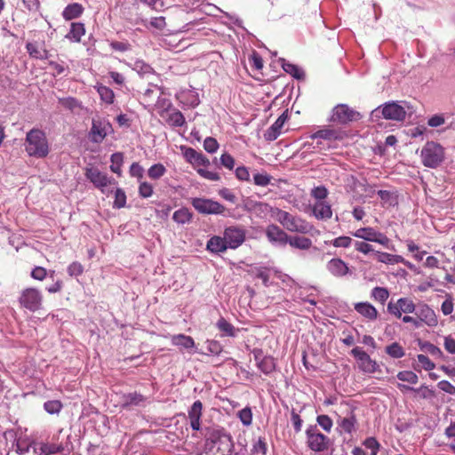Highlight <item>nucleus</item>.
<instances>
[{
    "mask_svg": "<svg viewBox=\"0 0 455 455\" xmlns=\"http://www.w3.org/2000/svg\"><path fill=\"white\" fill-rule=\"evenodd\" d=\"M205 440L206 450L212 452V455H231L234 448L231 435L221 427H213L206 433Z\"/></svg>",
    "mask_w": 455,
    "mask_h": 455,
    "instance_id": "obj_1",
    "label": "nucleus"
},
{
    "mask_svg": "<svg viewBox=\"0 0 455 455\" xmlns=\"http://www.w3.org/2000/svg\"><path fill=\"white\" fill-rule=\"evenodd\" d=\"M24 148L28 156L35 158H44L50 153L46 134L37 128H33L27 132Z\"/></svg>",
    "mask_w": 455,
    "mask_h": 455,
    "instance_id": "obj_2",
    "label": "nucleus"
},
{
    "mask_svg": "<svg viewBox=\"0 0 455 455\" xmlns=\"http://www.w3.org/2000/svg\"><path fill=\"white\" fill-rule=\"evenodd\" d=\"M275 219L286 230L290 232L307 235L311 234L314 229L313 225L307 220L280 209H276Z\"/></svg>",
    "mask_w": 455,
    "mask_h": 455,
    "instance_id": "obj_3",
    "label": "nucleus"
},
{
    "mask_svg": "<svg viewBox=\"0 0 455 455\" xmlns=\"http://www.w3.org/2000/svg\"><path fill=\"white\" fill-rule=\"evenodd\" d=\"M409 111L411 113V108L406 101H389L374 109L372 115L381 114L387 120L403 121Z\"/></svg>",
    "mask_w": 455,
    "mask_h": 455,
    "instance_id": "obj_4",
    "label": "nucleus"
},
{
    "mask_svg": "<svg viewBox=\"0 0 455 455\" xmlns=\"http://www.w3.org/2000/svg\"><path fill=\"white\" fill-rule=\"evenodd\" d=\"M421 162L428 168H437L445 158V150L439 143L434 141L427 142L420 152Z\"/></svg>",
    "mask_w": 455,
    "mask_h": 455,
    "instance_id": "obj_5",
    "label": "nucleus"
},
{
    "mask_svg": "<svg viewBox=\"0 0 455 455\" xmlns=\"http://www.w3.org/2000/svg\"><path fill=\"white\" fill-rule=\"evenodd\" d=\"M352 235L363 241L377 243L387 249L395 250L391 240L384 233L379 232L374 228H360L353 232Z\"/></svg>",
    "mask_w": 455,
    "mask_h": 455,
    "instance_id": "obj_6",
    "label": "nucleus"
},
{
    "mask_svg": "<svg viewBox=\"0 0 455 455\" xmlns=\"http://www.w3.org/2000/svg\"><path fill=\"white\" fill-rule=\"evenodd\" d=\"M191 204L199 213L204 215H224L226 212L224 205L209 198H192Z\"/></svg>",
    "mask_w": 455,
    "mask_h": 455,
    "instance_id": "obj_7",
    "label": "nucleus"
},
{
    "mask_svg": "<svg viewBox=\"0 0 455 455\" xmlns=\"http://www.w3.org/2000/svg\"><path fill=\"white\" fill-rule=\"evenodd\" d=\"M306 435L307 446L310 450L321 452L328 448L330 439L319 432L316 426H309L306 430Z\"/></svg>",
    "mask_w": 455,
    "mask_h": 455,
    "instance_id": "obj_8",
    "label": "nucleus"
},
{
    "mask_svg": "<svg viewBox=\"0 0 455 455\" xmlns=\"http://www.w3.org/2000/svg\"><path fill=\"white\" fill-rule=\"evenodd\" d=\"M351 355L357 362L358 368L361 371L367 374L375 373L379 371V366L377 362L359 347H355L351 350Z\"/></svg>",
    "mask_w": 455,
    "mask_h": 455,
    "instance_id": "obj_9",
    "label": "nucleus"
},
{
    "mask_svg": "<svg viewBox=\"0 0 455 455\" xmlns=\"http://www.w3.org/2000/svg\"><path fill=\"white\" fill-rule=\"evenodd\" d=\"M113 131L111 124L105 118H93L89 139L93 143H100Z\"/></svg>",
    "mask_w": 455,
    "mask_h": 455,
    "instance_id": "obj_10",
    "label": "nucleus"
},
{
    "mask_svg": "<svg viewBox=\"0 0 455 455\" xmlns=\"http://www.w3.org/2000/svg\"><path fill=\"white\" fill-rule=\"evenodd\" d=\"M85 177L102 193L106 192L105 189L108 185L116 183L113 178L108 177L107 173L93 166L85 169Z\"/></svg>",
    "mask_w": 455,
    "mask_h": 455,
    "instance_id": "obj_11",
    "label": "nucleus"
},
{
    "mask_svg": "<svg viewBox=\"0 0 455 455\" xmlns=\"http://www.w3.org/2000/svg\"><path fill=\"white\" fill-rule=\"evenodd\" d=\"M360 118V113L352 109L346 104H339L332 110L331 121L339 124H345Z\"/></svg>",
    "mask_w": 455,
    "mask_h": 455,
    "instance_id": "obj_12",
    "label": "nucleus"
},
{
    "mask_svg": "<svg viewBox=\"0 0 455 455\" xmlns=\"http://www.w3.org/2000/svg\"><path fill=\"white\" fill-rule=\"evenodd\" d=\"M20 303L25 308L35 312L41 307L42 294L35 288H27L21 292Z\"/></svg>",
    "mask_w": 455,
    "mask_h": 455,
    "instance_id": "obj_13",
    "label": "nucleus"
},
{
    "mask_svg": "<svg viewBox=\"0 0 455 455\" xmlns=\"http://www.w3.org/2000/svg\"><path fill=\"white\" fill-rule=\"evenodd\" d=\"M416 310V305L410 298H400L396 302L390 301L387 304V311L396 318H401L403 314H411Z\"/></svg>",
    "mask_w": 455,
    "mask_h": 455,
    "instance_id": "obj_14",
    "label": "nucleus"
},
{
    "mask_svg": "<svg viewBox=\"0 0 455 455\" xmlns=\"http://www.w3.org/2000/svg\"><path fill=\"white\" fill-rule=\"evenodd\" d=\"M223 237L229 249L238 248L245 240V231L239 227L226 228Z\"/></svg>",
    "mask_w": 455,
    "mask_h": 455,
    "instance_id": "obj_15",
    "label": "nucleus"
},
{
    "mask_svg": "<svg viewBox=\"0 0 455 455\" xmlns=\"http://www.w3.org/2000/svg\"><path fill=\"white\" fill-rule=\"evenodd\" d=\"M147 403L148 398L146 396L137 392H132L122 395L120 405L124 409H132L145 406Z\"/></svg>",
    "mask_w": 455,
    "mask_h": 455,
    "instance_id": "obj_16",
    "label": "nucleus"
},
{
    "mask_svg": "<svg viewBox=\"0 0 455 455\" xmlns=\"http://www.w3.org/2000/svg\"><path fill=\"white\" fill-rule=\"evenodd\" d=\"M328 272L338 278L344 277L351 273L348 265L339 258H333L326 264Z\"/></svg>",
    "mask_w": 455,
    "mask_h": 455,
    "instance_id": "obj_17",
    "label": "nucleus"
},
{
    "mask_svg": "<svg viewBox=\"0 0 455 455\" xmlns=\"http://www.w3.org/2000/svg\"><path fill=\"white\" fill-rule=\"evenodd\" d=\"M254 359L257 363V367L264 373L270 374L275 368V359L269 355H263V353L259 349L253 351Z\"/></svg>",
    "mask_w": 455,
    "mask_h": 455,
    "instance_id": "obj_18",
    "label": "nucleus"
},
{
    "mask_svg": "<svg viewBox=\"0 0 455 455\" xmlns=\"http://www.w3.org/2000/svg\"><path fill=\"white\" fill-rule=\"evenodd\" d=\"M183 156L186 161L194 165L195 168H199L200 166L206 167L210 165L209 159L204 155L197 152L192 148H185Z\"/></svg>",
    "mask_w": 455,
    "mask_h": 455,
    "instance_id": "obj_19",
    "label": "nucleus"
},
{
    "mask_svg": "<svg viewBox=\"0 0 455 455\" xmlns=\"http://www.w3.org/2000/svg\"><path fill=\"white\" fill-rule=\"evenodd\" d=\"M266 235L269 242L277 245H285L289 240V235L276 225L267 226Z\"/></svg>",
    "mask_w": 455,
    "mask_h": 455,
    "instance_id": "obj_20",
    "label": "nucleus"
},
{
    "mask_svg": "<svg viewBox=\"0 0 455 455\" xmlns=\"http://www.w3.org/2000/svg\"><path fill=\"white\" fill-rule=\"evenodd\" d=\"M202 411L203 403L201 401L197 400L193 403L188 411L190 427L195 431L201 429Z\"/></svg>",
    "mask_w": 455,
    "mask_h": 455,
    "instance_id": "obj_21",
    "label": "nucleus"
},
{
    "mask_svg": "<svg viewBox=\"0 0 455 455\" xmlns=\"http://www.w3.org/2000/svg\"><path fill=\"white\" fill-rule=\"evenodd\" d=\"M310 138L312 140H323L326 141L328 144V146H327L328 148H331L332 142L342 139L340 132L336 130H333V129L319 130V131L312 133L310 135Z\"/></svg>",
    "mask_w": 455,
    "mask_h": 455,
    "instance_id": "obj_22",
    "label": "nucleus"
},
{
    "mask_svg": "<svg viewBox=\"0 0 455 455\" xmlns=\"http://www.w3.org/2000/svg\"><path fill=\"white\" fill-rule=\"evenodd\" d=\"M355 310L368 321H375L379 313L376 307L369 302H356L354 304Z\"/></svg>",
    "mask_w": 455,
    "mask_h": 455,
    "instance_id": "obj_23",
    "label": "nucleus"
},
{
    "mask_svg": "<svg viewBox=\"0 0 455 455\" xmlns=\"http://www.w3.org/2000/svg\"><path fill=\"white\" fill-rule=\"evenodd\" d=\"M417 315L419 322L426 323L429 327H435L438 324L437 316L435 311L427 305H423L419 308Z\"/></svg>",
    "mask_w": 455,
    "mask_h": 455,
    "instance_id": "obj_24",
    "label": "nucleus"
},
{
    "mask_svg": "<svg viewBox=\"0 0 455 455\" xmlns=\"http://www.w3.org/2000/svg\"><path fill=\"white\" fill-rule=\"evenodd\" d=\"M287 111L283 112L275 122L267 129L265 137L267 140H275L281 134L283 124L288 120Z\"/></svg>",
    "mask_w": 455,
    "mask_h": 455,
    "instance_id": "obj_25",
    "label": "nucleus"
},
{
    "mask_svg": "<svg viewBox=\"0 0 455 455\" xmlns=\"http://www.w3.org/2000/svg\"><path fill=\"white\" fill-rule=\"evenodd\" d=\"M253 272L255 276L260 279L266 287H268L272 285V282L270 281L271 277H275L276 268L259 266L254 267Z\"/></svg>",
    "mask_w": 455,
    "mask_h": 455,
    "instance_id": "obj_26",
    "label": "nucleus"
},
{
    "mask_svg": "<svg viewBox=\"0 0 455 455\" xmlns=\"http://www.w3.org/2000/svg\"><path fill=\"white\" fill-rule=\"evenodd\" d=\"M172 345L178 347L180 350L190 351L196 346L192 337L185 334H176L171 336Z\"/></svg>",
    "mask_w": 455,
    "mask_h": 455,
    "instance_id": "obj_27",
    "label": "nucleus"
},
{
    "mask_svg": "<svg viewBox=\"0 0 455 455\" xmlns=\"http://www.w3.org/2000/svg\"><path fill=\"white\" fill-rule=\"evenodd\" d=\"M396 387L402 392L413 391L422 399H432L435 397V391L426 385H422L419 388H414L405 384L397 383Z\"/></svg>",
    "mask_w": 455,
    "mask_h": 455,
    "instance_id": "obj_28",
    "label": "nucleus"
},
{
    "mask_svg": "<svg viewBox=\"0 0 455 455\" xmlns=\"http://www.w3.org/2000/svg\"><path fill=\"white\" fill-rule=\"evenodd\" d=\"M313 213L318 220H330L332 216L331 204L325 201H317L313 206Z\"/></svg>",
    "mask_w": 455,
    "mask_h": 455,
    "instance_id": "obj_29",
    "label": "nucleus"
},
{
    "mask_svg": "<svg viewBox=\"0 0 455 455\" xmlns=\"http://www.w3.org/2000/svg\"><path fill=\"white\" fill-rule=\"evenodd\" d=\"M206 249L212 253L219 254L226 251L228 246H227L224 237L214 235L208 240Z\"/></svg>",
    "mask_w": 455,
    "mask_h": 455,
    "instance_id": "obj_30",
    "label": "nucleus"
},
{
    "mask_svg": "<svg viewBox=\"0 0 455 455\" xmlns=\"http://www.w3.org/2000/svg\"><path fill=\"white\" fill-rule=\"evenodd\" d=\"M85 34L84 24L82 22H72L69 32L66 35V38L74 43H79Z\"/></svg>",
    "mask_w": 455,
    "mask_h": 455,
    "instance_id": "obj_31",
    "label": "nucleus"
},
{
    "mask_svg": "<svg viewBox=\"0 0 455 455\" xmlns=\"http://www.w3.org/2000/svg\"><path fill=\"white\" fill-rule=\"evenodd\" d=\"M84 12V7L81 4L78 3H73L68 4L63 12H62V17L66 20H71L76 18H79Z\"/></svg>",
    "mask_w": 455,
    "mask_h": 455,
    "instance_id": "obj_32",
    "label": "nucleus"
},
{
    "mask_svg": "<svg viewBox=\"0 0 455 455\" xmlns=\"http://www.w3.org/2000/svg\"><path fill=\"white\" fill-rule=\"evenodd\" d=\"M375 257L378 262L387 265H395L403 262V257L397 254H391L384 251H376Z\"/></svg>",
    "mask_w": 455,
    "mask_h": 455,
    "instance_id": "obj_33",
    "label": "nucleus"
},
{
    "mask_svg": "<svg viewBox=\"0 0 455 455\" xmlns=\"http://www.w3.org/2000/svg\"><path fill=\"white\" fill-rule=\"evenodd\" d=\"M356 422L355 415L351 412L347 417L340 418L338 420V426L341 429V432L351 434L355 431Z\"/></svg>",
    "mask_w": 455,
    "mask_h": 455,
    "instance_id": "obj_34",
    "label": "nucleus"
},
{
    "mask_svg": "<svg viewBox=\"0 0 455 455\" xmlns=\"http://www.w3.org/2000/svg\"><path fill=\"white\" fill-rule=\"evenodd\" d=\"M216 326L220 331L222 332L223 337H235L237 329L233 324L228 323L224 317H220L216 323Z\"/></svg>",
    "mask_w": 455,
    "mask_h": 455,
    "instance_id": "obj_35",
    "label": "nucleus"
},
{
    "mask_svg": "<svg viewBox=\"0 0 455 455\" xmlns=\"http://www.w3.org/2000/svg\"><path fill=\"white\" fill-rule=\"evenodd\" d=\"M280 62H281L283 69L287 74H290L291 76H293L296 79H301L304 77V71L297 65L290 63V62L286 61L284 59H280Z\"/></svg>",
    "mask_w": 455,
    "mask_h": 455,
    "instance_id": "obj_36",
    "label": "nucleus"
},
{
    "mask_svg": "<svg viewBox=\"0 0 455 455\" xmlns=\"http://www.w3.org/2000/svg\"><path fill=\"white\" fill-rule=\"evenodd\" d=\"M291 247L300 250H307L312 246L311 239L305 236H290L288 243Z\"/></svg>",
    "mask_w": 455,
    "mask_h": 455,
    "instance_id": "obj_37",
    "label": "nucleus"
},
{
    "mask_svg": "<svg viewBox=\"0 0 455 455\" xmlns=\"http://www.w3.org/2000/svg\"><path fill=\"white\" fill-rule=\"evenodd\" d=\"M166 122L174 127H181L185 124V117L183 114L177 109H172L168 113V117L166 118Z\"/></svg>",
    "mask_w": 455,
    "mask_h": 455,
    "instance_id": "obj_38",
    "label": "nucleus"
},
{
    "mask_svg": "<svg viewBox=\"0 0 455 455\" xmlns=\"http://www.w3.org/2000/svg\"><path fill=\"white\" fill-rule=\"evenodd\" d=\"M34 453L36 455H51L55 454L62 451L61 445L56 443H41L40 452L37 451V448L34 447Z\"/></svg>",
    "mask_w": 455,
    "mask_h": 455,
    "instance_id": "obj_39",
    "label": "nucleus"
},
{
    "mask_svg": "<svg viewBox=\"0 0 455 455\" xmlns=\"http://www.w3.org/2000/svg\"><path fill=\"white\" fill-rule=\"evenodd\" d=\"M26 49L28 54L36 59L44 60L48 58V52L46 50L39 48L36 43H28Z\"/></svg>",
    "mask_w": 455,
    "mask_h": 455,
    "instance_id": "obj_40",
    "label": "nucleus"
},
{
    "mask_svg": "<svg viewBox=\"0 0 455 455\" xmlns=\"http://www.w3.org/2000/svg\"><path fill=\"white\" fill-rule=\"evenodd\" d=\"M389 297V291L384 287H374L371 291V298L384 305Z\"/></svg>",
    "mask_w": 455,
    "mask_h": 455,
    "instance_id": "obj_41",
    "label": "nucleus"
},
{
    "mask_svg": "<svg viewBox=\"0 0 455 455\" xmlns=\"http://www.w3.org/2000/svg\"><path fill=\"white\" fill-rule=\"evenodd\" d=\"M172 219L178 224L188 223L192 219V214L187 208H180L174 212Z\"/></svg>",
    "mask_w": 455,
    "mask_h": 455,
    "instance_id": "obj_42",
    "label": "nucleus"
},
{
    "mask_svg": "<svg viewBox=\"0 0 455 455\" xmlns=\"http://www.w3.org/2000/svg\"><path fill=\"white\" fill-rule=\"evenodd\" d=\"M96 89L102 101L108 104L114 102L115 94L109 87L100 84Z\"/></svg>",
    "mask_w": 455,
    "mask_h": 455,
    "instance_id": "obj_43",
    "label": "nucleus"
},
{
    "mask_svg": "<svg viewBox=\"0 0 455 455\" xmlns=\"http://www.w3.org/2000/svg\"><path fill=\"white\" fill-rule=\"evenodd\" d=\"M326 244H331L334 247L337 248H349L350 246L354 245V240L346 235L339 236L330 242H325Z\"/></svg>",
    "mask_w": 455,
    "mask_h": 455,
    "instance_id": "obj_44",
    "label": "nucleus"
},
{
    "mask_svg": "<svg viewBox=\"0 0 455 455\" xmlns=\"http://www.w3.org/2000/svg\"><path fill=\"white\" fill-rule=\"evenodd\" d=\"M387 354L395 359H399L404 356L405 352L403 347L397 342H393L386 347Z\"/></svg>",
    "mask_w": 455,
    "mask_h": 455,
    "instance_id": "obj_45",
    "label": "nucleus"
},
{
    "mask_svg": "<svg viewBox=\"0 0 455 455\" xmlns=\"http://www.w3.org/2000/svg\"><path fill=\"white\" fill-rule=\"evenodd\" d=\"M396 378L402 382L415 385L419 382L418 375L411 371H402L396 374Z\"/></svg>",
    "mask_w": 455,
    "mask_h": 455,
    "instance_id": "obj_46",
    "label": "nucleus"
},
{
    "mask_svg": "<svg viewBox=\"0 0 455 455\" xmlns=\"http://www.w3.org/2000/svg\"><path fill=\"white\" fill-rule=\"evenodd\" d=\"M253 453L267 455V444L266 442V438L259 436L253 441L252 449Z\"/></svg>",
    "mask_w": 455,
    "mask_h": 455,
    "instance_id": "obj_47",
    "label": "nucleus"
},
{
    "mask_svg": "<svg viewBox=\"0 0 455 455\" xmlns=\"http://www.w3.org/2000/svg\"><path fill=\"white\" fill-rule=\"evenodd\" d=\"M111 165L110 170L118 175L121 174V166L124 162V156L122 153H114L110 157Z\"/></svg>",
    "mask_w": 455,
    "mask_h": 455,
    "instance_id": "obj_48",
    "label": "nucleus"
},
{
    "mask_svg": "<svg viewBox=\"0 0 455 455\" xmlns=\"http://www.w3.org/2000/svg\"><path fill=\"white\" fill-rule=\"evenodd\" d=\"M166 172V168L162 164H153L148 170V175L152 180H158L163 177Z\"/></svg>",
    "mask_w": 455,
    "mask_h": 455,
    "instance_id": "obj_49",
    "label": "nucleus"
},
{
    "mask_svg": "<svg viewBox=\"0 0 455 455\" xmlns=\"http://www.w3.org/2000/svg\"><path fill=\"white\" fill-rule=\"evenodd\" d=\"M133 69L141 76H147L154 72L150 65L140 60L134 62Z\"/></svg>",
    "mask_w": 455,
    "mask_h": 455,
    "instance_id": "obj_50",
    "label": "nucleus"
},
{
    "mask_svg": "<svg viewBox=\"0 0 455 455\" xmlns=\"http://www.w3.org/2000/svg\"><path fill=\"white\" fill-rule=\"evenodd\" d=\"M237 416L245 427H249L252 423V412L250 407H245L238 411Z\"/></svg>",
    "mask_w": 455,
    "mask_h": 455,
    "instance_id": "obj_51",
    "label": "nucleus"
},
{
    "mask_svg": "<svg viewBox=\"0 0 455 455\" xmlns=\"http://www.w3.org/2000/svg\"><path fill=\"white\" fill-rule=\"evenodd\" d=\"M353 246L355 251H357L364 255L370 254L371 252H373L375 254V251H374L373 246L371 244H370L369 243H367L366 241H354Z\"/></svg>",
    "mask_w": 455,
    "mask_h": 455,
    "instance_id": "obj_52",
    "label": "nucleus"
},
{
    "mask_svg": "<svg viewBox=\"0 0 455 455\" xmlns=\"http://www.w3.org/2000/svg\"><path fill=\"white\" fill-rule=\"evenodd\" d=\"M32 442H30L28 438L19 437L16 440V451L20 454H26L29 451Z\"/></svg>",
    "mask_w": 455,
    "mask_h": 455,
    "instance_id": "obj_53",
    "label": "nucleus"
},
{
    "mask_svg": "<svg viewBox=\"0 0 455 455\" xmlns=\"http://www.w3.org/2000/svg\"><path fill=\"white\" fill-rule=\"evenodd\" d=\"M206 349L208 355H219L222 351L221 344L214 339H207L206 342Z\"/></svg>",
    "mask_w": 455,
    "mask_h": 455,
    "instance_id": "obj_54",
    "label": "nucleus"
},
{
    "mask_svg": "<svg viewBox=\"0 0 455 455\" xmlns=\"http://www.w3.org/2000/svg\"><path fill=\"white\" fill-rule=\"evenodd\" d=\"M126 204V195L124 191L121 188H116L115 192V200L113 204V207L116 209H121L124 207Z\"/></svg>",
    "mask_w": 455,
    "mask_h": 455,
    "instance_id": "obj_55",
    "label": "nucleus"
},
{
    "mask_svg": "<svg viewBox=\"0 0 455 455\" xmlns=\"http://www.w3.org/2000/svg\"><path fill=\"white\" fill-rule=\"evenodd\" d=\"M44 408L50 414H58L62 408V404L58 400H51L44 403Z\"/></svg>",
    "mask_w": 455,
    "mask_h": 455,
    "instance_id": "obj_56",
    "label": "nucleus"
},
{
    "mask_svg": "<svg viewBox=\"0 0 455 455\" xmlns=\"http://www.w3.org/2000/svg\"><path fill=\"white\" fill-rule=\"evenodd\" d=\"M454 309L453 299L451 294L446 295L445 300L442 303L441 311L444 315H452Z\"/></svg>",
    "mask_w": 455,
    "mask_h": 455,
    "instance_id": "obj_57",
    "label": "nucleus"
},
{
    "mask_svg": "<svg viewBox=\"0 0 455 455\" xmlns=\"http://www.w3.org/2000/svg\"><path fill=\"white\" fill-rule=\"evenodd\" d=\"M219 147V142L213 137H207L204 141V148L210 154L215 153Z\"/></svg>",
    "mask_w": 455,
    "mask_h": 455,
    "instance_id": "obj_58",
    "label": "nucleus"
},
{
    "mask_svg": "<svg viewBox=\"0 0 455 455\" xmlns=\"http://www.w3.org/2000/svg\"><path fill=\"white\" fill-rule=\"evenodd\" d=\"M254 184L260 187L267 186L271 181V176L267 172L256 173L253 175Z\"/></svg>",
    "mask_w": 455,
    "mask_h": 455,
    "instance_id": "obj_59",
    "label": "nucleus"
},
{
    "mask_svg": "<svg viewBox=\"0 0 455 455\" xmlns=\"http://www.w3.org/2000/svg\"><path fill=\"white\" fill-rule=\"evenodd\" d=\"M318 425L326 432H330L332 428L333 423L328 415H319L316 418Z\"/></svg>",
    "mask_w": 455,
    "mask_h": 455,
    "instance_id": "obj_60",
    "label": "nucleus"
},
{
    "mask_svg": "<svg viewBox=\"0 0 455 455\" xmlns=\"http://www.w3.org/2000/svg\"><path fill=\"white\" fill-rule=\"evenodd\" d=\"M109 45L112 50L120 52H125L132 49L131 44H129L127 41H112L110 42Z\"/></svg>",
    "mask_w": 455,
    "mask_h": 455,
    "instance_id": "obj_61",
    "label": "nucleus"
},
{
    "mask_svg": "<svg viewBox=\"0 0 455 455\" xmlns=\"http://www.w3.org/2000/svg\"><path fill=\"white\" fill-rule=\"evenodd\" d=\"M67 271L70 276L76 277L84 273V267L80 262L74 261L68 267Z\"/></svg>",
    "mask_w": 455,
    "mask_h": 455,
    "instance_id": "obj_62",
    "label": "nucleus"
},
{
    "mask_svg": "<svg viewBox=\"0 0 455 455\" xmlns=\"http://www.w3.org/2000/svg\"><path fill=\"white\" fill-rule=\"evenodd\" d=\"M139 194L143 198H148L153 195V186L146 181L140 184Z\"/></svg>",
    "mask_w": 455,
    "mask_h": 455,
    "instance_id": "obj_63",
    "label": "nucleus"
},
{
    "mask_svg": "<svg viewBox=\"0 0 455 455\" xmlns=\"http://www.w3.org/2000/svg\"><path fill=\"white\" fill-rule=\"evenodd\" d=\"M363 445L371 451V455H377L379 449V443L374 437H368L363 442Z\"/></svg>",
    "mask_w": 455,
    "mask_h": 455,
    "instance_id": "obj_64",
    "label": "nucleus"
}]
</instances>
